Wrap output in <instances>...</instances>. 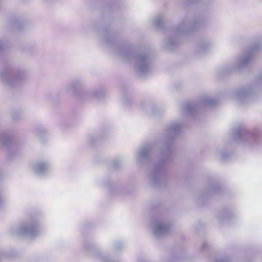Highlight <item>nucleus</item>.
<instances>
[{
  "mask_svg": "<svg viewBox=\"0 0 262 262\" xmlns=\"http://www.w3.org/2000/svg\"><path fill=\"white\" fill-rule=\"evenodd\" d=\"M184 127V124L181 122H173L170 124L167 130L164 133L162 141L163 149L161 151L162 158L157 164L154 165L148 173V183L151 186H159L165 183L166 175L163 166L171 159V142Z\"/></svg>",
  "mask_w": 262,
  "mask_h": 262,
  "instance_id": "1",
  "label": "nucleus"
},
{
  "mask_svg": "<svg viewBox=\"0 0 262 262\" xmlns=\"http://www.w3.org/2000/svg\"><path fill=\"white\" fill-rule=\"evenodd\" d=\"M116 54L123 61L132 63L137 72L147 74L151 71L152 55L149 49L145 47L134 51L130 45H117Z\"/></svg>",
  "mask_w": 262,
  "mask_h": 262,
  "instance_id": "2",
  "label": "nucleus"
},
{
  "mask_svg": "<svg viewBox=\"0 0 262 262\" xmlns=\"http://www.w3.org/2000/svg\"><path fill=\"white\" fill-rule=\"evenodd\" d=\"M205 22L204 19L195 20L192 22L187 18L183 19L179 25L170 30V36L165 41V47L168 50H173L178 45L181 36L203 27Z\"/></svg>",
  "mask_w": 262,
  "mask_h": 262,
  "instance_id": "3",
  "label": "nucleus"
},
{
  "mask_svg": "<svg viewBox=\"0 0 262 262\" xmlns=\"http://www.w3.org/2000/svg\"><path fill=\"white\" fill-rule=\"evenodd\" d=\"M28 72L24 69H13L10 66L0 68V80L9 88L21 85L28 79Z\"/></svg>",
  "mask_w": 262,
  "mask_h": 262,
  "instance_id": "4",
  "label": "nucleus"
},
{
  "mask_svg": "<svg viewBox=\"0 0 262 262\" xmlns=\"http://www.w3.org/2000/svg\"><path fill=\"white\" fill-rule=\"evenodd\" d=\"M262 45L260 43H255L247 50L246 53L238 57L235 62L232 65L224 67L221 70V74H225L229 73L232 71H238L247 66L250 61L253 58L255 52L258 51L261 47Z\"/></svg>",
  "mask_w": 262,
  "mask_h": 262,
  "instance_id": "5",
  "label": "nucleus"
},
{
  "mask_svg": "<svg viewBox=\"0 0 262 262\" xmlns=\"http://www.w3.org/2000/svg\"><path fill=\"white\" fill-rule=\"evenodd\" d=\"M39 232L38 220L36 217H31L23 223L18 228L12 229V234L28 236L33 237Z\"/></svg>",
  "mask_w": 262,
  "mask_h": 262,
  "instance_id": "6",
  "label": "nucleus"
},
{
  "mask_svg": "<svg viewBox=\"0 0 262 262\" xmlns=\"http://www.w3.org/2000/svg\"><path fill=\"white\" fill-rule=\"evenodd\" d=\"M261 135L260 130H255L252 132H249L244 128H240L233 130V138L241 143L248 142L252 143L257 142Z\"/></svg>",
  "mask_w": 262,
  "mask_h": 262,
  "instance_id": "7",
  "label": "nucleus"
},
{
  "mask_svg": "<svg viewBox=\"0 0 262 262\" xmlns=\"http://www.w3.org/2000/svg\"><path fill=\"white\" fill-rule=\"evenodd\" d=\"M65 91L69 94L80 98H85L88 90L84 89V81L78 78L70 82L64 87Z\"/></svg>",
  "mask_w": 262,
  "mask_h": 262,
  "instance_id": "8",
  "label": "nucleus"
},
{
  "mask_svg": "<svg viewBox=\"0 0 262 262\" xmlns=\"http://www.w3.org/2000/svg\"><path fill=\"white\" fill-rule=\"evenodd\" d=\"M219 102V100L212 99L209 96H204L202 98L199 104L193 102L184 104L182 107V111L186 115H191L196 111L201 105L214 106L217 105Z\"/></svg>",
  "mask_w": 262,
  "mask_h": 262,
  "instance_id": "9",
  "label": "nucleus"
},
{
  "mask_svg": "<svg viewBox=\"0 0 262 262\" xmlns=\"http://www.w3.org/2000/svg\"><path fill=\"white\" fill-rule=\"evenodd\" d=\"M154 148L153 144H143L136 153V160L139 164H144L150 161V155Z\"/></svg>",
  "mask_w": 262,
  "mask_h": 262,
  "instance_id": "10",
  "label": "nucleus"
},
{
  "mask_svg": "<svg viewBox=\"0 0 262 262\" xmlns=\"http://www.w3.org/2000/svg\"><path fill=\"white\" fill-rule=\"evenodd\" d=\"M253 93L251 86L242 88L237 90L233 94L234 99L239 104H244L251 98Z\"/></svg>",
  "mask_w": 262,
  "mask_h": 262,
  "instance_id": "11",
  "label": "nucleus"
},
{
  "mask_svg": "<svg viewBox=\"0 0 262 262\" xmlns=\"http://www.w3.org/2000/svg\"><path fill=\"white\" fill-rule=\"evenodd\" d=\"M169 224L161 222L159 220H155L152 223V230L154 235L160 237L168 234L170 229Z\"/></svg>",
  "mask_w": 262,
  "mask_h": 262,
  "instance_id": "12",
  "label": "nucleus"
},
{
  "mask_svg": "<svg viewBox=\"0 0 262 262\" xmlns=\"http://www.w3.org/2000/svg\"><path fill=\"white\" fill-rule=\"evenodd\" d=\"M0 144L8 147V154L12 156V151L15 149V145L12 143V140L9 132L0 127Z\"/></svg>",
  "mask_w": 262,
  "mask_h": 262,
  "instance_id": "13",
  "label": "nucleus"
},
{
  "mask_svg": "<svg viewBox=\"0 0 262 262\" xmlns=\"http://www.w3.org/2000/svg\"><path fill=\"white\" fill-rule=\"evenodd\" d=\"M34 171L38 174H44L49 171V166L45 162H38L33 166Z\"/></svg>",
  "mask_w": 262,
  "mask_h": 262,
  "instance_id": "14",
  "label": "nucleus"
},
{
  "mask_svg": "<svg viewBox=\"0 0 262 262\" xmlns=\"http://www.w3.org/2000/svg\"><path fill=\"white\" fill-rule=\"evenodd\" d=\"M105 95V90L101 88L89 90L87 91L85 98L96 97L100 98Z\"/></svg>",
  "mask_w": 262,
  "mask_h": 262,
  "instance_id": "15",
  "label": "nucleus"
},
{
  "mask_svg": "<svg viewBox=\"0 0 262 262\" xmlns=\"http://www.w3.org/2000/svg\"><path fill=\"white\" fill-rule=\"evenodd\" d=\"M211 47V44L209 41L201 42L198 46L196 52L198 54H202L208 52Z\"/></svg>",
  "mask_w": 262,
  "mask_h": 262,
  "instance_id": "16",
  "label": "nucleus"
},
{
  "mask_svg": "<svg viewBox=\"0 0 262 262\" xmlns=\"http://www.w3.org/2000/svg\"><path fill=\"white\" fill-rule=\"evenodd\" d=\"M36 135L40 139H43L47 136L48 132L43 127L40 126L36 129Z\"/></svg>",
  "mask_w": 262,
  "mask_h": 262,
  "instance_id": "17",
  "label": "nucleus"
},
{
  "mask_svg": "<svg viewBox=\"0 0 262 262\" xmlns=\"http://www.w3.org/2000/svg\"><path fill=\"white\" fill-rule=\"evenodd\" d=\"M102 185L105 187L111 193H113V190H116L117 188L110 181H104L102 182Z\"/></svg>",
  "mask_w": 262,
  "mask_h": 262,
  "instance_id": "18",
  "label": "nucleus"
},
{
  "mask_svg": "<svg viewBox=\"0 0 262 262\" xmlns=\"http://www.w3.org/2000/svg\"><path fill=\"white\" fill-rule=\"evenodd\" d=\"M153 25L155 27L158 29H163V23L162 18L161 15L158 16L155 19L153 20Z\"/></svg>",
  "mask_w": 262,
  "mask_h": 262,
  "instance_id": "19",
  "label": "nucleus"
},
{
  "mask_svg": "<svg viewBox=\"0 0 262 262\" xmlns=\"http://www.w3.org/2000/svg\"><path fill=\"white\" fill-rule=\"evenodd\" d=\"M104 42L110 46H113L114 42V37L112 34L107 33L104 37Z\"/></svg>",
  "mask_w": 262,
  "mask_h": 262,
  "instance_id": "20",
  "label": "nucleus"
},
{
  "mask_svg": "<svg viewBox=\"0 0 262 262\" xmlns=\"http://www.w3.org/2000/svg\"><path fill=\"white\" fill-rule=\"evenodd\" d=\"M11 116V118L14 121H18L21 119V113L16 111H12Z\"/></svg>",
  "mask_w": 262,
  "mask_h": 262,
  "instance_id": "21",
  "label": "nucleus"
},
{
  "mask_svg": "<svg viewBox=\"0 0 262 262\" xmlns=\"http://www.w3.org/2000/svg\"><path fill=\"white\" fill-rule=\"evenodd\" d=\"M24 52L27 54H33L36 52V49L34 47L28 46L24 48Z\"/></svg>",
  "mask_w": 262,
  "mask_h": 262,
  "instance_id": "22",
  "label": "nucleus"
},
{
  "mask_svg": "<svg viewBox=\"0 0 262 262\" xmlns=\"http://www.w3.org/2000/svg\"><path fill=\"white\" fill-rule=\"evenodd\" d=\"M121 164V159L117 158V159H114L112 161V166L113 167V168L117 169L119 167Z\"/></svg>",
  "mask_w": 262,
  "mask_h": 262,
  "instance_id": "23",
  "label": "nucleus"
},
{
  "mask_svg": "<svg viewBox=\"0 0 262 262\" xmlns=\"http://www.w3.org/2000/svg\"><path fill=\"white\" fill-rule=\"evenodd\" d=\"M219 154L223 160H225L227 159V158L229 157V155H230L229 152L225 150H221Z\"/></svg>",
  "mask_w": 262,
  "mask_h": 262,
  "instance_id": "24",
  "label": "nucleus"
},
{
  "mask_svg": "<svg viewBox=\"0 0 262 262\" xmlns=\"http://www.w3.org/2000/svg\"><path fill=\"white\" fill-rule=\"evenodd\" d=\"M5 202V200L3 196V191L0 189V207L4 205Z\"/></svg>",
  "mask_w": 262,
  "mask_h": 262,
  "instance_id": "25",
  "label": "nucleus"
},
{
  "mask_svg": "<svg viewBox=\"0 0 262 262\" xmlns=\"http://www.w3.org/2000/svg\"><path fill=\"white\" fill-rule=\"evenodd\" d=\"M218 188V186L216 185L213 186L209 188V192L210 193H214L216 191L217 189Z\"/></svg>",
  "mask_w": 262,
  "mask_h": 262,
  "instance_id": "26",
  "label": "nucleus"
},
{
  "mask_svg": "<svg viewBox=\"0 0 262 262\" xmlns=\"http://www.w3.org/2000/svg\"><path fill=\"white\" fill-rule=\"evenodd\" d=\"M216 262H231V261L229 258L224 257L217 259Z\"/></svg>",
  "mask_w": 262,
  "mask_h": 262,
  "instance_id": "27",
  "label": "nucleus"
},
{
  "mask_svg": "<svg viewBox=\"0 0 262 262\" xmlns=\"http://www.w3.org/2000/svg\"><path fill=\"white\" fill-rule=\"evenodd\" d=\"M122 247V245L120 243H118L115 245V249L118 250Z\"/></svg>",
  "mask_w": 262,
  "mask_h": 262,
  "instance_id": "28",
  "label": "nucleus"
},
{
  "mask_svg": "<svg viewBox=\"0 0 262 262\" xmlns=\"http://www.w3.org/2000/svg\"><path fill=\"white\" fill-rule=\"evenodd\" d=\"M84 247H85V249H89L94 248V246L93 245H90V248H89V247L88 246V245H85L84 246Z\"/></svg>",
  "mask_w": 262,
  "mask_h": 262,
  "instance_id": "29",
  "label": "nucleus"
},
{
  "mask_svg": "<svg viewBox=\"0 0 262 262\" xmlns=\"http://www.w3.org/2000/svg\"><path fill=\"white\" fill-rule=\"evenodd\" d=\"M95 139V138L94 137L91 136L89 137V142L90 143H93L94 142V140Z\"/></svg>",
  "mask_w": 262,
  "mask_h": 262,
  "instance_id": "30",
  "label": "nucleus"
},
{
  "mask_svg": "<svg viewBox=\"0 0 262 262\" xmlns=\"http://www.w3.org/2000/svg\"><path fill=\"white\" fill-rule=\"evenodd\" d=\"M4 46V43L0 40V49H1Z\"/></svg>",
  "mask_w": 262,
  "mask_h": 262,
  "instance_id": "31",
  "label": "nucleus"
}]
</instances>
